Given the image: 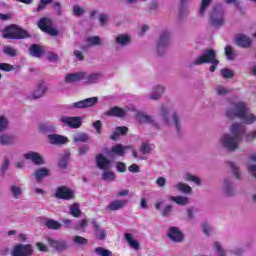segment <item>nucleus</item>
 Here are the masks:
<instances>
[{"instance_id": "obj_61", "label": "nucleus", "mask_w": 256, "mask_h": 256, "mask_svg": "<svg viewBox=\"0 0 256 256\" xmlns=\"http://www.w3.org/2000/svg\"><path fill=\"white\" fill-rule=\"evenodd\" d=\"M92 127H94L98 135H101V128L103 127V123L100 120L93 122Z\"/></svg>"}, {"instance_id": "obj_37", "label": "nucleus", "mask_w": 256, "mask_h": 256, "mask_svg": "<svg viewBox=\"0 0 256 256\" xmlns=\"http://www.w3.org/2000/svg\"><path fill=\"white\" fill-rule=\"evenodd\" d=\"M10 194L14 199H21L23 197V189L17 184L10 185Z\"/></svg>"}, {"instance_id": "obj_39", "label": "nucleus", "mask_w": 256, "mask_h": 256, "mask_svg": "<svg viewBox=\"0 0 256 256\" xmlns=\"http://www.w3.org/2000/svg\"><path fill=\"white\" fill-rule=\"evenodd\" d=\"M169 200L176 203V205H181V206L189 205V201H190L189 197L187 196H170Z\"/></svg>"}, {"instance_id": "obj_33", "label": "nucleus", "mask_w": 256, "mask_h": 256, "mask_svg": "<svg viewBox=\"0 0 256 256\" xmlns=\"http://www.w3.org/2000/svg\"><path fill=\"white\" fill-rule=\"evenodd\" d=\"M127 149H131V146H123L122 144H116L115 146H112L111 152L114 153V155H118V157H123Z\"/></svg>"}, {"instance_id": "obj_31", "label": "nucleus", "mask_w": 256, "mask_h": 256, "mask_svg": "<svg viewBox=\"0 0 256 256\" xmlns=\"http://www.w3.org/2000/svg\"><path fill=\"white\" fill-rule=\"evenodd\" d=\"M127 203V200H114L107 206V209L109 211H119V209H123Z\"/></svg>"}, {"instance_id": "obj_17", "label": "nucleus", "mask_w": 256, "mask_h": 256, "mask_svg": "<svg viewBox=\"0 0 256 256\" xmlns=\"http://www.w3.org/2000/svg\"><path fill=\"white\" fill-rule=\"evenodd\" d=\"M104 75L102 72H85L84 71V83L85 85H95L103 79Z\"/></svg>"}, {"instance_id": "obj_24", "label": "nucleus", "mask_w": 256, "mask_h": 256, "mask_svg": "<svg viewBox=\"0 0 256 256\" xmlns=\"http://www.w3.org/2000/svg\"><path fill=\"white\" fill-rule=\"evenodd\" d=\"M165 94V86L156 85L152 88V93L148 95V99H152L154 101H159L161 97Z\"/></svg>"}, {"instance_id": "obj_58", "label": "nucleus", "mask_w": 256, "mask_h": 256, "mask_svg": "<svg viewBox=\"0 0 256 256\" xmlns=\"http://www.w3.org/2000/svg\"><path fill=\"white\" fill-rule=\"evenodd\" d=\"M47 60L50 63H57V61H59V55L57 53H55V52H48Z\"/></svg>"}, {"instance_id": "obj_22", "label": "nucleus", "mask_w": 256, "mask_h": 256, "mask_svg": "<svg viewBox=\"0 0 256 256\" xmlns=\"http://www.w3.org/2000/svg\"><path fill=\"white\" fill-rule=\"evenodd\" d=\"M48 143L50 145H65L66 143H69V139L63 135L60 134H48L47 135Z\"/></svg>"}, {"instance_id": "obj_41", "label": "nucleus", "mask_w": 256, "mask_h": 256, "mask_svg": "<svg viewBox=\"0 0 256 256\" xmlns=\"http://www.w3.org/2000/svg\"><path fill=\"white\" fill-rule=\"evenodd\" d=\"M73 244L77 247H85L89 243V240L87 238L76 235L72 238Z\"/></svg>"}, {"instance_id": "obj_48", "label": "nucleus", "mask_w": 256, "mask_h": 256, "mask_svg": "<svg viewBox=\"0 0 256 256\" xmlns=\"http://www.w3.org/2000/svg\"><path fill=\"white\" fill-rule=\"evenodd\" d=\"M213 0H202L199 8V15H205Z\"/></svg>"}, {"instance_id": "obj_7", "label": "nucleus", "mask_w": 256, "mask_h": 256, "mask_svg": "<svg viewBox=\"0 0 256 256\" xmlns=\"http://www.w3.org/2000/svg\"><path fill=\"white\" fill-rule=\"evenodd\" d=\"M169 45H171V33L163 32L156 43V55L163 57V55L167 53V47H169Z\"/></svg>"}, {"instance_id": "obj_13", "label": "nucleus", "mask_w": 256, "mask_h": 256, "mask_svg": "<svg viewBox=\"0 0 256 256\" xmlns=\"http://www.w3.org/2000/svg\"><path fill=\"white\" fill-rule=\"evenodd\" d=\"M136 119L138 123L141 125L143 124H148L151 125L152 127H155V129H159V122L153 118V116H149L143 112H138L136 115Z\"/></svg>"}, {"instance_id": "obj_42", "label": "nucleus", "mask_w": 256, "mask_h": 256, "mask_svg": "<svg viewBox=\"0 0 256 256\" xmlns=\"http://www.w3.org/2000/svg\"><path fill=\"white\" fill-rule=\"evenodd\" d=\"M73 141L74 143H87V141H89V135L83 132L77 133L73 137Z\"/></svg>"}, {"instance_id": "obj_30", "label": "nucleus", "mask_w": 256, "mask_h": 256, "mask_svg": "<svg viewBox=\"0 0 256 256\" xmlns=\"http://www.w3.org/2000/svg\"><path fill=\"white\" fill-rule=\"evenodd\" d=\"M92 225L94 227L96 239L103 240L107 237V232L101 228V225L97 221L93 220Z\"/></svg>"}, {"instance_id": "obj_3", "label": "nucleus", "mask_w": 256, "mask_h": 256, "mask_svg": "<svg viewBox=\"0 0 256 256\" xmlns=\"http://www.w3.org/2000/svg\"><path fill=\"white\" fill-rule=\"evenodd\" d=\"M204 63H211L210 71L215 73L219 61L217 60V52L213 49H206L204 53L198 57L190 64V67L195 65H204Z\"/></svg>"}, {"instance_id": "obj_2", "label": "nucleus", "mask_w": 256, "mask_h": 256, "mask_svg": "<svg viewBox=\"0 0 256 256\" xmlns=\"http://www.w3.org/2000/svg\"><path fill=\"white\" fill-rule=\"evenodd\" d=\"M159 117L165 127H174L176 133H181L183 125L181 117L176 111H172L171 107L162 105L159 109Z\"/></svg>"}, {"instance_id": "obj_21", "label": "nucleus", "mask_w": 256, "mask_h": 256, "mask_svg": "<svg viewBox=\"0 0 256 256\" xmlns=\"http://www.w3.org/2000/svg\"><path fill=\"white\" fill-rule=\"evenodd\" d=\"M47 242L50 245V247L60 252L66 251V249L69 247L67 245V240H57L55 238L48 237Z\"/></svg>"}, {"instance_id": "obj_55", "label": "nucleus", "mask_w": 256, "mask_h": 256, "mask_svg": "<svg viewBox=\"0 0 256 256\" xmlns=\"http://www.w3.org/2000/svg\"><path fill=\"white\" fill-rule=\"evenodd\" d=\"M95 254L100 256H111V251L107 250L103 247H97L95 248Z\"/></svg>"}, {"instance_id": "obj_28", "label": "nucleus", "mask_w": 256, "mask_h": 256, "mask_svg": "<svg viewBox=\"0 0 256 256\" xmlns=\"http://www.w3.org/2000/svg\"><path fill=\"white\" fill-rule=\"evenodd\" d=\"M49 175H51V170L45 167L38 168L34 171V177L38 183H41L43 179H45V177H49Z\"/></svg>"}, {"instance_id": "obj_18", "label": "nucleus", "mask_w": 256, "mask_h": 256, "mask_svg": "<svg viewBox=\"0 0 256 256\" xmlns=\"http://www.w3.org/2000/svg\"><path fill=\"white\" fill-rule=\"evenodd\" d=\"M23 157L27 161H31L34 165H45V159H43V156H41L39 152L29 151L27 153H24Z\"/></svg>"}, {"instance_id": "obj_10", "label": "nucleus", "mask_w": 256, "mask_h": 256, "mask_svg": "<svg viewBox=\"0 0 256 256\" xmlns=\"http://www.w3.org/2000/svg\"><path fill=\"white\" fill-rule=\"evenodd\" d=\"M210 21L213 27H223L225 25V11L222 6H215L210 14Z\"/></svg>"}, {"instance_id": "obj_4", "label": "nucleus", "mask_w": 256, "mask_h": 256, "mask_svg": "<svg viewBox=\"0 0 256 256\" xmlns=\"http://www.w3.org/2000/svg\"><path fill=\"white\" fill-rule=\"evenodd\" d=\"M96 165L101 171H104L102 174L103 181H115L117 177L115 173L108 171V169H111V160L107 159L103 154H98L96 156Z\"/></svg>"}, {"instance_id": "obj_29", "label": "nucleus", "mask_w": 256, "mask_h": 256, "mask_svg": "<svg viewBox=\"0 0 256 256\" xmlns=\"http://www.w3.org/2000/svg\"><path fill=\"white\" fill-rule=\"evenodd\" d=\"M29 52L32 57H37L38 59H41V57H43V54L45 53V50L43 49V46L39 44H32L29 48Z\"/></svg>"}, {"instance_id": "obj_45", "label": "nucleus", "mask_w": 256, "mask_h": 256, "mask_svg": "<svg viewBox=\"0 0 256 256\" xmlns=\"http://www.w3.org/2000/svg\"><path fill=\"white\" fill-rule=\"evenodd\" d=\"M184 180L188 181L190 183H195V185H201V178H199L191 173L184 174Z\"/></svg>"}, {"instance_id": "obj_51", "label": "nucleus", "mask_w": 256, "mask_h": 256, "mask_svg": "<svg viewBox=\"0 0 256 256\" xmlns=\"http://www.w3.org/2000/svg\"><path fill=\"white\" fill-rule=\"evenodd\" d=\"M152 150L153 148H151V144H149L148 142H144L140 146V151L142 155H149V153H151Z\"/></svg>"}, {"instance_id": "obj_64", "label": "nucleus", "mask_w": 256, "mask_h": 256, "mask_svg": "<svg viewBox=\"0 0 256 256\" xmlns=\"http://www.w3.org/2000/svg\"><path fill=\"white\" fill-rule=\"evenodd\" d=\"M248 171L252 175V177H255V179H256V165L248 164Z\"/></svg>"}, {"instance_id": "obj_16", "label": "nucleus", "mask_w": 256, "mask_h": 256, "mask_svg": "<svg viewBox=\"0 0 256 256\" xmlns=\"http://www.w3.org/2000/svg\"><path fill=\"white\" fill-rule=\"evenodd\" d=\"M167 237L170 239V241H173V243H181L185 239L183 232H181V230L175 226L169 228Z\"/></svg>"}, {"instance_id": "obj_8", "label": "nucleus", "mask_w": 256, "mask_h": 256, "mask_svg": "<svg viewBox=\"0 0 256 256\" xmlns=\"http://www.w3.org/2000/svg\"><path fill=\"white\" fill-rule=\"evenodd\" d=\"M98 103V97H90L68 105L67 109L68 111H77V109H89V107H95V105H97Z\"/></svg>"}, {"instance_id": "obj_53", "label": "nucleus", "mask_w": 256, "mask_h": 256, "mask_svg": "<svg viewBox=\"0 0 256 256\" xmlns=\"http://www.w3.org/2000/svg\"><path fill=\"white\" fill-rule=\"evenodd\" d=\"M52 9L55 11L56 15L61 17L63 15V6L61 5V2H54L52 4Z\"/></svg>"}, {"instance_id": "obj_56", "label": "nucleus", "mask_w": 256, "mask_h": 256, "mask_svg": "<svg viewBox=\"0 0 256 256\" xmlns=\"http://www.w3.org/2000/svg\"><path fill=\"white\" fill-rule=\"evenodd\" d=\"M173 211V206L171 204L166 205L162 211H161V215L162 217H170L171 213Z\"/></svg>"}, {"instance_id": "obj_9", "label": "nucleus", "mask_w": 256, "mask_h": 256, "mask_svg": "<svg viewBox=\"0 0 256 256\" xmlns=\"http://www.w3.org/2000/svg\"><path fill=\"white\" fill-rule=\"evenodd\" d=\"M38 27L43 31L51 35V37H57L59 35V30L53 26V19L49 17H42L38 21Z\"/></svg>"}, {"instance_id": "obj_32", "label": "nucleus", "mask_w": 256, "mask_h": 256, "mask_svg": "<svg viewBox=\"0 0 256 256\" xmlns=\"http://www.w3.org/2000/svg\"><path fill=\"white\" fill-rule=\"evenodd\" d=\"M174 189L176 191H180V193H185L186 195H191L193 193V188H191V186L183 182L176 183L174 185Z\"/></svg>"}, {"instance_id": "obj_54", "label": "nucleus", "mask_w": 256, "mask_h": 256, "mask_svg": "<svg viewBox=\"0 0 256 256\" xmlns=\"http://www.w3.org/2000/svg\"><path fill=\"white\" fill-rule=\"evenodd\" d=\"M228 165H229L234 177L236 179H240L241 174L239 173V167L237 166V164H235L233 162H229Z\"/></svg>"}, {"instance_id": "obj_62", "label": "nucleus", "mask_w": 256, "mask_h": 256, "mask_svg": "<svg viewBox=\"0 0 256 256\" xmlns=\"http://www.w3.org/2000/svg\"><path fill=\"white\" fill-rule=\"evenodd\" d=\"M202 231L204 235H207V237H209V235H211V231H213V228H211L207 223H203Z\"/></svg>"}, {"instance_id": "obj_14", "label": "nucleus", "mask_w": 256, "mask_h": 256, "mask_svg": "<svg viewBox=\"0 0 256 256\" xmlns=\"http://www.w3.org/2000/svg\"><path fill=\"white\" fill-rule=\"evenodd\" d=\"M48 91L47 84L43 81H40L34 91L30 94L29 99L37 100L41 99V97H45Z\"/></svg>"}, {"instance_id": "obj_36", "label": "nucleus", "mask_w": 256, "mask_h": 256, "mask_svg": "<svg viewBox=\"0 0 256 256\" xmlns=\"http://www.w3.org/2000/svg\"><path fill=\"white\" fill-rule=\"evenodd\" d=\"M87 47H97L103 45V40L99 36H89L85 39Z\"/></svg>"}, {"instance_id": "obj_25", "label": "nucleus", "mask_w": 256, "mask_h": 256, "mask_svg": "<svg viewBox=\"0 0 256 256\" xmlns=\"http://www.w3.org/2000/svg\"><path fill=\"white\" fill-rule=\"evenodd\" d=\"M85 71L70 73L65 77V83H78L79 81H84Z\"/></svg>"}, {"instance_id": "obj_1", "label": "nucleus", "mask_w": 256, "mask_h": 256, "mask_svg": "<svg viewBox=\"0 0 256 256\" xmlns=\"http://www.w3.org/2000/svg\"><path fill=\"white\" fill-rule=\"evenodd\" d=\"M226 117L228 119H240L245 125H253L256 121V116L251 113L245 102L232 103L226 109Z\"/></svg>"}, {"instance_id": "obj_5", "label": "nucleus", "mask_w": 256, "mask_h": 256, "mask_svg": "<svg viewBox=\"0 0 256 256\" xmlns=\"http://www.w3.org/2000/svg\"><path fill=\"white\" fill-rule=\"evenodd\" d=\"M2 37L4 39H27L31 37V35L27 30L12 24L3 30Z\"/></svg>"}, {"instance_id": "obj_59", "label": "nucleus", "mask_w": 256, "mask_h": 256, "mask_svg": "<svg viewBox=\"0 0 256 256\" xmlns=\"http://www.w3.org/2000/svg\"><path fill=\"white\" fill-rule=\"evenodd\" d=\"M14 70H15V66H13L9 63H0V71L10 72V71H14Z\"/></svg>"}, {"instance_id": "obj_35", "label": "nucleus", "mask_w": 256, "mask_h": 256, "mask_svg": "<svg viewBox=\"0 0 256 256\" xmlns=\"http://www.w3.org/2000/svg\"><path fill=\"white\" fill-rule=\"evenodd\" d=\"M15 143V136L3 133L0 135V145L9 146Z\"/></svg>"}, {"instance_id": "obj_43", "label": "nucleus", "mask_w": 256, "mask_h": 256, "mask_svg": "<svg viewBox=\"0 0 256 256\" xmlns=\"http://www.w3.org/2000/svg\"><path fill=\"white\" fill-rule=\"evenodd\" d=\"M125 239L128 243V245H130V247H132V249H139V242H137V240H135V238H133V235L131 233H127L125 234Z\"/></svg>"}, {"instance_id": "obj_63", "label": "nucleus", "mask_w": 256, "mask_h": 256, "mask_svg": "<svg viewBox=\"0 0 256 256\" xmlns=\"http://www.w3.org/2000/svg\"><path fill=\"white\" fill-rule=\"evenodd\" d=\"M67 163H69V158L62 157L58 163V167H60V169H67Z\"/></svg>"}, {"instance_id": "obj_6", "label": "nucleus", "mask_w": 256, "mask_h": 256, "mask_svg": "<svg viewBox=\"0 0 256 256\" xmlns=\"http://www.w3.org/2000/svg\"><path fill=\"white\" fill-rule=\"evenodd\" d=\"M239 138H235L229 133L222 134L218 140L219 147L227 151H237L239 149Z\"/></svg>"}, {"instance_id": "obj_57", "label": "nucleus", "mask_w": 256, "mask_h": 256, "mask_svg": "<svg viewBox=\"0 0 256 256\" xmlns=\"http://www.w3.org/2000/svg\"><path fill=\"white\" fill-rule=\"evenodd\" d=\"M73 13L76 17H83L84 13H85V9H83V7L79 6V5H75L73 7Z\"/></svg>"}, {"instance_id": "obj_15", "label": "nucleus", "mask_w": 256, "mask_h": 256, "mask_svg": "<svg viewBox=\"0 0 256 256\" xmlns=\"http://www.w3.org/2000/svg\"><path fill=\"white\" fill-rule=\"evenodd\" d=\"M229 131L230 135L238 139L240 142L243 141V135H245V126H243V124L238 122L232 123Z\"/></svg>"}, {"instance_id": "obj_23", "label": "nucleus", "mask_w": 256, "mask_h": 256, "mask_svg": "<svg viewBox=\"0 0 256 256\" xmlns=\"http://www.w3.org/2000/svg\"><path fill=\"white\" fill-rule=\"evenodd\" d=\"M55 197L57 199H66L67 201L73 199L75 195H73V191L69 190V188L63 186L56 190Z\"/></svg>"}, {"instance_id": "obj_49", "label": "nucleus", "mask_w": 256, "mask_h": 256, "mask_svg": "<svg viewBox=\"0 0 256 256\" xmlns=\"http://www.w3.org/2000/svg\"><path fill=\"white\" fill-rule=\"evenodd\" d=\"M215 91H216L217 95H219L220 97L228 95V93H231V90L223 85L216 86Z\"/></svg>"}, {"instance_id": "obj_52", "label": "nucleus", "mask_w": 256, "mask_h": 256, "mask_svg": "<svg viewBox=\"0 0 256 256\" xmlns=\"http://www.w3.org/2000/svg\"><path fill=\"white\" fill-rule=\"evenodd\" d=\"M3 53L8 55V57H17V50L11 46H5Z\"/></svg>"}, {"instance_id": "obj_44", "label": "nucleus", "mask_w": 256, "mask_h": 256, "mask_svg": "<svg viewBox=\"0 0 256 256\" xmlns=\"http://www.w3.org/2000/svg\"><path fill=\"white\" fill-rule=\"evenodd\" d=\"M9 129V118L5 115H0V133H3Z\"/></svg>"}, {"instance_id": "obj_40", "label": "nucleus", "mask_w": 256, "mask_h": 256, "mask_svg": "<svg viewBox=\"0 0 256 256\" xmlns=\"http://www.w3.org/2000/svg\"><path fill=\"white\" fill-rule=\"evenodd\" d=\"M45 227H47V229L59 231V229L63 227V224H61V222L56 221L54 219H48L45 221Z\"/></svg>"}, {"instance_id": "obj_26", "label": "nucleus", "mask_w": 256, "mask_h": 256, "mask_svg": "<svg viewBox=\"0 0 256 256\" xmlns=\"http://www.w3.org/2000/svg\"><path fill=\"white\" fill-rule=\"evenodd\" d=\"M114 43L119 47H127L131 45V36L128 34H120L114 38Z\"/></svg>"}, {"instance_id": "obj_12", "label": "nucleus", "mask_w": 256, "mask_h": 256, "mask_svg": "<svg viewBox=\"0 0 256 256\" xmlns=\"http://www.w3.org/2000/svg\"><path fill=\"white\" fill-rule=\"evenodd\" d=\"M33 245L31 244H17L14 246L12 256H32Z\"/></svg>"}, {"instance_id": "obj_11", "label": "nucleus", "mask_w": 256, "mask_h": 256, "mask_svg": "<svg viewBox=\"0 0 256 256\" xmlns=\"http://www.w3.org/2000/svg\"><path fill=\"white\" fill-rule=\"evenodd\" d=\"M58 121L70 129H79L83 125V118L79 116H61Z\"/></svg>"}, {"instance_id": "obj_19", "label": "nucleus", "mask_w": 256, "mask_h": 256, "mask_svg": "<svg viewBox=\"0 0 256 256\" xmlns=\"http://www.w3.org/2000/svg\"><path fill=\"white\" fill-rule=\"evenodd\" d=\"M129 111V108H121L119 106H114L110 108L106 115L107 117H117L118 119H125L127 117V112Z\"/></svg>"}, {"instance_id": "obj_20", "label": "nucleus", "mask_w": 256, "mask_h": 256, "mask_svg": "<svg viewBox=\"0 0 256 256\" xmlns=\"http://www.w3.org/2000/svg\"><path fill=\"white\" fill-rule=\"evenodd\" d=\"M222 193L225 197H235L237 191L235 190V187L233 186V182L231 180L225 178L222 181Z\"/></svg>"}, {"instance_id": "obj_34", "label": "nucleus", "mask_w": 256, "mask_h": 256, "mask_svg": "<svg viewBox=\"0 0 256 256\" xmlns=\"http://www.w3.org/2000/svg\"><path fill=\"white\" fill-rule=\"evenodd\" d=\"M212 247L214 251V256H227V251H225V248H223V244H221V242H213Z\"/></svg>"}, {"instance_id": "obj_60", "label": "nucleus", "mask_w": 256, "mask_h": 256, "mask_svg": "<svg viewBox=\"0 0 256 256\" xmlns=\"http://www.w3.org/2000/svg\"><path fill=\"white\" fill-rule=\"evenodd\" d=\"M9 165H11V161L9 160V158H5L1 166L2 175H5V173H7V169H9Z\"/></svg>"}, {"instance_id": "obj_27", "label": "nucleus", "mask_w": 256, "mask_h": 256, "mask_svg": "<svg viewBox=\"0 0 256 256\" xmlns=\"http://www.w3.org/2000/svg\"><path fill=\"white\" fill-rule=\"evenodd\" d=\"M38 131L44 135H48L49 133H57V126L51 123H41L38 125Z\"/></svg>"}, {"instance_id": "obj_38", "label": "nucleus", "mask_w": 256, "mask_h": 256, "mask_svg": "<svg viewBox=\"0 0 256 256\" xmlns=\"http://www.w3.org/2000/svg\"><path fill=\"white\" fill-rule=\"evenodd\" d=\"M236 45L243 48L251 47V38L241 35L236 38Z\"/></svg>"}, {"instance_id": "obj_46", "label": "nucleus", "mask_w": 256, "mask_h": 256, "mask_svg": "<svg viewBox=\"0 0 256 256\" xmlns=\"http://www.w3.org/2000/svg\"><path fill=\"white\" fill-rule=\"evenodd\" d=\"M224 53L228 61H234V59L237 57V53L233 51V47L231 46H226Z\"/></svg>"}, {"instance_id": "obj_50", "label": "nucleus", "mask_w": 256, "mask_h": 256, "mask_svg": "<svg viewBox=\"0 0 256 256\" xmlns=\"http://www.w3.org/2000/svg\"><path fill=\"white\" fill-rule=\"evenodd\" d=\"M220 73L224 79H233L235 77V72L229 68L221 69Z\"/></svg>"}, {"instance_id": "obj_47", "label": "nucleus", "mask_w": 256, "mask_h": 256, "mask_svg": "<svg viewBox=\"0 0 256 256\" xmlns=\"http://www.w3.org/2000/svg\"><path fill=\"white\" fill-rule=\"evenodd\" d=\"M70 215L72 217H81V208L79 206V203H74L70 206Z\"/></svg>"}]
</instances>
